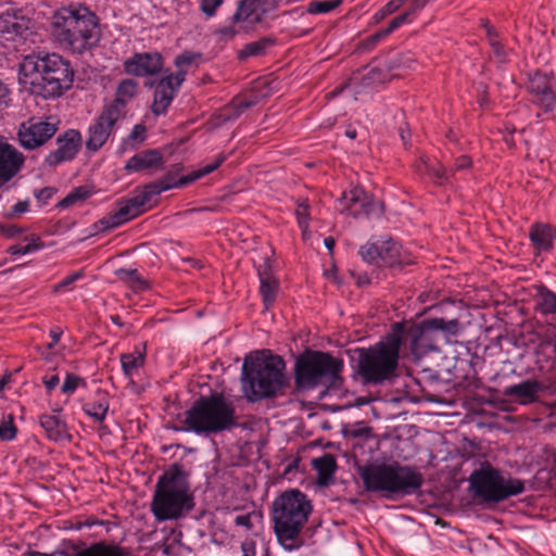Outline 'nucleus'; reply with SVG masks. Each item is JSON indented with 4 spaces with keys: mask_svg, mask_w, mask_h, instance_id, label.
Returning <instances> with one entry per match:
<instances>
[{
    "mask_svg": "<svg viewBox=\"0 0 556 556\" xmlns=\"http://www.w3.org/2000/svg\"><path fill=\"white\" fill-rule=\"evenodd\" d=\"M20 74L30 92L43 99H55L68 90L74 81L70 61L58 53H31L20 64Z\"/></svg>",
    "mask_w": 556,
    "mask_h": 556,
    "instance_id": "nucleus-1",
    "label": "nucleus"
},
{
    "mask_svg": "<svg viewBox=\"0 0 556 556\" xmlns=\"http://www.w3.org/2000/svg\"><path fill=\"white\" fill-rule=\"evenodd\" d=\"M313 511L308 496L298 489L281 492L271 503L270 519L277 542L289 552L305 543L304 530Z\"/></svg>",
    "mask_w": 556,
    "mask_h": 556,
    "instance_id": "nucleus-2",
    "label": "nucleus"
},
{
    "mask_svg": "<svg viewBox=\"0 0 556 556\" xmlns=\"http://www.w3.org/2000/svg\"><path fill=\"white\" fill-rule=\"evenodd\" d=\"M189 475L181 464H173L159 478L151 501V513L162 522L184 518L194 508Z\"/></svg>",
    "mask_w": 556,
    "mask_h": 556,
    "instance_id": "nucleus-3",
    "label": "nucleus"
},
{
    "mask_svg": "<svg viewBox=\"0 0 556 556\" xmlns=\"http://www.w3.org/2000/svg\"><path fill=\"white\" fill-rule=\"evenodd\" d=\"M359 477L367 492L387 500L416 494L425 481L418 468L397 462L366 465L359 469Z\"/></svg>",
    "mask_w": 556,
    "mask_h": 556,
    "instance_id": "nucleus-4",
    "label": "nucleus"
},
{
    "mask_svg": "<svg viewBox=\"0 0 556 556\" xmlns=\"http://www.w3.org/2000/svg\"><path fill=\"white\" fill-rule=\"evenodd\" d=\"M52 36L62 48L83 53L99 42L98 17L84 5L61 8L53 15Z\"/></svg>",
    "mask_w": 556,
    "mask_h": 556,
    "instance_id": "nucleus-5",
    "label": "nucleus"
},
{
    "mask_svg": "<svg viewBox=\"0 0 556 556\" xmlns=\"http://www.w3.org/2000/svg\"><path fill=\"white\" fill-rule=\"evenodd\" d=\"M182 422L179 430L206 437L239 427L235 403L217 392L194 401Z\"/></svg>",
    "mask_w": 556,
    "mask_h": 556,
    "instance_id": "nucleus-6",
    "label": "nucleus"
},
{
    "mask_svg": "<svg viewBox=\"0 0 556 556\" xmlns=\"http://www.w3.org/2000/svg\"><path fill=\"white\" fill-rule=\"evenodd\" d=\"M285 362L280 356L264 357L260 352L243 361L242 392L249 402L274 397L286 387Z\"/></svg>",
    "mask_w": 556,
    "mask_h": 556,
    "instance_id": "nucleus-7",
    "label": "nucleus"
},
{
    "mask_svg": "<svg viewBox=\"0 0 556 556\" xmlns=\"http://www.w3.org/2000/svg\"><path fill=\"white\" fill-rule=\"evenodd\" d=\"M403 324L395 323L392 333L368 349H361L357 372L367 384H382L396 376Z\"/></svg>",
    "mask_w": 556,
    "mask_h": 556,
    "instance_id": "nucleus-8",
    "label": "nucleus"
},
{
    "mask_svg": "<svg viewBox=\"0 0 556 556\" xmlns=\"http://www.w3.org/2000/svg\"><path fill=\"white\" fill-rule=\"evenodd\" d=\"M344 362L328 352L306 351L294 364V384L299 391L314 390L319 386L340 389L343 384Z\"/></svg>",
    "mask_w": 556,
    "mask_h": 556,
    "instance_id": "nucleus-9",
    "label": "nucleus"
},
{
    "mask_svg": "<svg viewBox=\"0 0 556 556\" xmlns=\"http://www.w3.org/2000/svg\"><path fill=\"white\" fill-rule=\"evenodd\" d=\"M470 488L484 502L498 503L525 491V482L517 478H505L491 465L475 470L469 478Z\"/></svg>",
    "mask_w": 556,
    "mask_h": 556,
    "instance_id": "nucleus-10",
    "label": "nucleus"
},
{
    "mask_svg": "<svg viewBox=\"0 0 556 556\" xmlns=\"http://www.w3.org/2000/svg\"><path fill=\"white\" fill-rule=\"evenodd\" d=\"M151 200L144 188H142L136 191L132 197L118 201L117 208L99 219L94 224V228L98 231L117 228L141 215Z\"/></svg>",
    "mask_w": 556,
    "mask_h": 556,
    "instance_id": "nucleus-11",
    "label": "nucleus"
},
{
    "mask_svg": "<svg viewBox=\"0 0 556 556\" xmlns=\"http://www.w3.org/2000/svg\"><path fill=\"white\" fill-rule=\"evenodd\" d=\"M401 331L402 343L409 350L415 359H421L430 353L440 351L439 338L428 319L413 324L409 327L403 325Z\"/></svg>",
    "mask_w": 556,
    "mask_h": 556,
    "instance_id": "nucleus-12",
    "label": "nucleus"
},
{
    "mask_svg": "<svg viewBox=\"0 0 556 556\" xmlns=\"http://www.w3.org/2000/svg\"><path fill=\"white\" fill-rule=\"evenodd\" d=\"M59 121L55 117H29L21 123L17 130L20 144L26 150H35L45 146L58 131Z\"/></svg>",
    "mask_w": 556,
    "mask_h": 556,
    "instance_id": "nucleus-13",
    "label": "nucleus"
},
{
    "mask_svg": "<svg viewBox=\"0 0 556 556\" xmlns=\"http://www.w3.org/2000/svg\"><path fill=\"white\" fill-rule=\"evenodd\" d=\"M527 91L532 103L543 113L556 112V76L554 73L535 71L529 75Z\"/></svg>",
    "mask_w": 556,
    "mask_h": 556,
    "instance_id": "nucleus-14",
    "label": "nucleus"
},
{
    "mask_svg": "<svg viewBox=\"0 0 556 556\" xmlns=\"http://www.w3.org/2000/svg\"><path fill=\"white\" fill-rule=\"evenodd\" d=\"M227 156L224 153L218 154L213 162L202 166L201 168L193 170L192 173L181 176L180 178L176 177V174L173 172H168L164 177L157 179L153 182L146 185L143 188L151 199L159 195L160 193L167 191L172 188H181L185 187L199 178H202L215 169H217L225 161Z\"/></svg>",
    "mask_w": 556,
    "mask_h": 556,
    "instance_id": "nucleus-15",
    "label": "nucleus"
},
{
    "mask_svg": "<svg viewBox=\"0 0 556 556\" xmlns=\"http://www.w3.org/2000/svg\"><path fill=\"white\" fill-rule=\"evenodd\" d=\"M121 116L103 105L100 114L88 128L86 149L91 152L99 151L114 134Z\"/></svg>",
    "mask_w": 556,
    "mask_h": 556,
    "instance_id": "nucleus-16",
    "label": "nucleus"
},
{
    "mask_svg": "<svg viewBox=\"0 0 556 556\" xmlns=\"http://www.w3.org/2000/svg\"><path fill=\"white\" fill-rule=\"evenodd\" d=\"M184 83V72L169 73L163 78L151 83L154 87L151 111L154 115H163L172 104Z\"/></svg>",
    "mask_w": 556,
    "mask_h": 556,
    "instance_id": "nucleus-17",
    "label": "nucleus"
},
{
    "mask_svg": "<svg viewBox=\"0 0 556 556\" xmlns=\"http://www.w3.org/2000/svg\"><path fill=\"white\" fill-rule=\"evenodd\" d=\"M56 149L50 151L45 163L55 167L64 162L75 159L81 147V135L76 129H67L56 138Z\"/></svg>",
    "mask_w": 556,
    "mask_h": 556,
    "instance_id": "nucleus-18",
    "label": "nucleus"
},
{
    "mask_svg": "<svg viewBox=\"0 0 556 556\" xmlns=\"http://www.w3.org/2000/svg\"><path fill=\"white\" fill-rule=\"evenodd\" d=\"M374 200L363 188L354 187L338 200L337 210L353 217L368 216L374 210Z\"/></svg>",
    "mask_w": 556,
    "mask_h": 556,
    "instance_id": "nucleus-19",
    "label": "nucleus"
},
{
    "mask_svg": "<svg viewBox=\"0 0 556 556\" xmlns=\"http://www.w3.org/2000/svg\"><path fill=\"white\" fill-rule=\"evenodd\" d=\"M126 74L136 77L152 76L162 71L163 56L160 52H137L123 63Z\"/></svg>",
    "mask_w": 556,
    "mask_h": 556,
    "instance_id": "nucleus-20",
    "label": "nucleus"
},
{
    "mask_svg": "<svg viewBox=\"0 0 556 556\" xmlns=\"http://www.w3.org/2000/svg\"><path fill=\"white\" fill-rule=\"evenodd\" d=\"M65 556H131L127 547L113 541H96L90 544H72Z\"/></svg>",
    "mask_w": 556,
    "mask_h": 556,
    "instance_id": "nucleus-21",
    "label": "nucleus"
},
{
    "mask_svg": "<svg viewBox=\"0 0 556 556\" xmlns=\"http://www.w3.org/2000/svg\"><path fill=\"white\" fill-rule=\"evenodd\" d=\"M138 91V81L131 78L123 79L117 85L114 99L104 106L113 111L122 118H125L128 113V104L137 97Z\"/></svg>",
    "mask_w": 556,
    "mask_h": 556,
    "instance_id": "nucleus-22",
    "label": "nucleus"
},
{
    "mask_svg": "<svg viewBox=\"0 0 556 556\" xmlns=\"http://www.w3.org/2000/svg\"><path fill=\"white\" fill-rule=\"evenodd\" d=\"M24 155L9 143L0 144V182L11 180L22 168Z\"/></svg>",
    "mask_w": 556,
    "mask_h": 556,
    "instance_id": "nucleus-23",
    "label": "nucleus"
},
{
    "mask_svg": "<svg viewBox=\"0 0 556 556\" xmlns=\"http://www.w3.org/2000/svg\"><path fill=\"white\" fill-rule=\"evenodd\" d=\"M380 266H404L413 264L410 254L402 245L392 240L379 241Z\"/></svg>",
    "mask_w": 556,
    "mask_h": 556,
    "instance_id": "nucleus-24",
    "label": "nucleus"
},
{
    "mask_svg": "<svg viewBox=\"0 0 556 556\" xmlns=\"http://www.w3.org/2000/svg\"><path fill=\"white\" fill-rule=\"evenodd\" d=\"M61 409L54 410V414H41L39 416V425L45 430L46 437L53 442L72 440V434L65 419L60 415Z\"/></svg>",
    "mask_w": 556,
    "mask_h": 556,
    "instance_id": "nucleus-25",
    "label": "nucleus"
},
{
    "mask_svg": "<svg viewBox=\"0 0 556 556\" xmlns=\"http://www.w3.org/2000/svg\"><path fill=\"white\" fill-rule=\"evenodd\" d=\"M30 20L23 14L21 9H7L0 14V31L10 35H23L28 30Z\"/></svg>",
    "mask_w": 556,
    "mask_h": 556,
    "instance_id": "nucleus-26",
    "label": "nucleus"
},
{
    "mask_svg": "<svg viewBox=\"0 0 556 556\" xmlns=\"http://www.w3.org/2000/svg\"><path fill=\"white\" fill-rule=\"evenodd\" d=\"M162 163L163 156L161 152L159 150L151 149L131 156L127 161L125 169L128 172H140L143 169L160 167Z\"/></svg>",
    "mask_w": 556,
    "mask_h": 556,
    "instance_id": "nucleus-27",
    "label": "nucleus"
},
{
    "mask_svg": "<svg viewBox=\"0 0 556 556\" xmlns=\"http://www.w3.org/2000/svg\"><path fill=\"white\" fill-rule=\"evenodd\" d=\"M147 346H136L131 353H123L119 357L121 366L124 376L132 382L134 377L139 372V369L144 366Z\"/></svg>",
    "mask_w": 556,
    "mask_h": 556,
    "instance_id": "nucleus-28",
    "label": "nucleus"
},
{
    "mask_svg": "<svg viewBox=\"0 0 556 556\" xmlns=\"http://www.w3.org/2000/svg\"><path fill=\"white\" fill-rule=\"evenodd\" d=\"M541 391V383L536 380H525L520 383L509 386L505 389L504 394L516 397L522 402L535 401L538 393Z\"/></svg>",
    "mask_w": 556,
    "mask_h": 556,
    "instance_id": "nucleus-29",
    "label": "nucleus"
},
{
    "mask_svg": "<svg viewBox=\"0 0 556 556\" xmlns=\"http://www.w3.org/2000/svg\"><path fill=\"white\" fill-rule=\"evenodd\" d=\"M430 323L432 329L434 330L437 337H443L446 343H451V338L456 337L460 330L462 326L457 318L445 319L441 317L435 318H427Z\"/></svg>",
    "mask_w": 556,
    "mask_h": 556,
    "instance_id": "nucleus-30",
    "label": "nucleus"
},
{
    "mask_svg": "<svg viewBox=\"0 0 556 556\" xmlns=\"http://www.w3.org/2000/svg\"><path fill=\"white\" fill-rule=\"evenodd\" d=\"M535 288V311L541 315H556V292L545 285H539Z\"/></svg>",
    "mask_w": 556,
    "mask_h": 556,
    "instance_id": "nucleus-31",
    "label": "nucleus"
},
{
    "mask_svg": "<svg viewBox=\"0 0 556 556\" xmlns=\"http://www.w3.org/2000/svg\"><path fill=\"white\" fill-rule=\"evenodd\" d=\"M529 237L539 251L552 249L553 229L548 225L536 224L530 229Z\"/></svg>",
    "mask_w": 556,
    "mask_h": 556,
    "instance_id": "nucleus-32",
    "label": "nucleus"
},
{
    "mask_svg": "<svg viewBox=\"0 0 556 556\" xmlns=\"http://www.w3.org/2000/svg\"><path fill=\"white\" fill-rule=\"evenodd\" d=\"M275 43L276 38L274 37H263L260 40L249 42L238 52V59L243 61L250 56L264 55Z\"/></svg>",
    "mask_w": 556,
    "mask_h": 556,
    "instance_id": "nucleus-33",
    "label": "nucleus"
},
{
    "mask_svg": "<svg viewBox=\"0 0 556 556\" xmlns=\"http://www.w3.org/2000/svg\"><path fill=\"white\" fill-rule=\"evenodd\" d=\"M109 410V400L105 393H98V399L83 405V412L96 421L102 422Z\"/></svg>",
    "mask_w": 556,
    "mask_h": 556,
    "instance_id": "nucleus-34",
    "label": "nucleus"
},
{
    "mask_svg": "<svg viewBox=\"0 0 556 556\" xmlns=\"http://www.w3.org/2000/svg\"><path fill=\"white\" fill-rule=\"evenodd\" d=\"M313 466L318 473L319 484H327L337 469V463L332 455L325 454L313 460Z\"/></svg>",
    "mask_w": 556,
    "mask_h": 556,
    "instance_id": "nucleus-35",
    "label": "nucleus"
},
{
    "mask_svg": "<svg viewBox=\"0 0 556 556\" xmlns=\"http://www.w3.org/2000/svg\"><path fill=\"white\" fill-rule=\"evenodd\" d=\"M115 276L135 290H144L149 287L136 268H119Z\"/></svg>",
    "mask_w": 556,
    "mask_h": 556,
    "instance_id": "nucleus-36",
    "label": "nucleus"
},
{
    "mask_svg": "<svg viewBox=\"0 0 556 556\" xmlns=\"http://www.w3.org/2000/svg\"><path fill=\"white\" fill-rule=\"evenodd\" d=\"M260 283V294L265 308L268 309L276 300L279 290V280L275 277H270L269 279H261Z\"/></svg>",
    "mask_w": 556,
    "mask_h": 556,
    "instance_id": "nucleus-37",
    "label": "nucleus"
},
{
    "mask_svg": "<svg viewBox=\"0 0 556 556\" xmlns=\"http://www.w3.org/2000/svg\"><path fill=\"white\" fill-rule=\"evenodd\" d=\"M260 2L261 0H239L236 12L230 18L231 23L241 24L249 21V18L255 13Z\"/></svg>",
    "mask_w": 556,
    "mask_h": 556,
    "instance_id": "nucleus-38",
    "label": "nucleus"
},
{
    "mask_svg": "<svg viewBox=\"0 0 556 556\" xmlns=\"http://www.w3.org/2000/svg\"><path fill=\"white\" fill-rule=\"evenodd\" d=\"M27 243L25 245L15 244L8 249V253L11 255H24L35 251H38L45 247L42 240L37 235H30L24 238Z\"/></svg>",
    "mask_w": 556,
    "mask_h": 556,
    "instance_id": "nucleus-39",
    "label": "nucleus"
},
{
    "mask_svg": "<svg viewBox=\"0 0 556 556\" xmlns=\"http://www.w3.org/2000/svg\"><path fill=\"white\" fill-rule=\"evenodd\" d=\"M92 193V190L88 186L76 187L58 203L56 207L62 210L67 208L78 201L88 199Z\"/></svg>",
    "mask_w": 556,
    "mask_h": 556,
    "instance_id": "nucleus-40",
    "label": "nucleus"
},
{
    "mask_svg": "<svg viewBox=\"0 0 556 556\" xmlns=\"http://www.w3.org/2000/svg\"><path fill=\"white\" fill-rule=\"evenodd\" d=\"M147 128L143 124H136L130 134L123 140L121 151L136 149L146 140Z\"/></svg>",
    "mask_w": 556,
    "mask_h": 556,
    "instance_id": "nucleus-41",
    "label": "nucleus"
},
{
    "mask_svg": "<svg viewBox=\"0 0 556 556\" xmlns=\"http://www.w3.org/2000/svg\"><path fill=\"white\" fill-rule=\"evenodd\" d=\"M358 254L364 262L380 266L379 241L365 243L359 248Z\"/></svg>",
    "mask_w": 556,
    "mask_h": 556,
    "instance_id": "nucleus-42",
    "label": "nucleus"
},
{
    "mask_svg": "<svg viewBox=\"0 0 556 556\" xmlns=\"http://www.w3.org/2000/svg\"><path fill=\"white\" fill-rule=\"evenodd\" d=\"M342 3V0H314L307 4L306 12L309 14H323L331 12Z\"/></svg>",
    "mask_w": 556,
    "mask_h": 556,
    "instance_id": "nucleus-43",
    "label": "nucleus"
},
{
    "mask_svg": "<svg viewBox=\"0 0 556 556\" xmlns=\"http://www.w3.org/2000/svg\"><path fill=\"white\" fill-rule=\"evenodd\" d=\"M16 426L14 424V416L12 414H8L3 416L0 421V439L2 441H12L16 437Z\"/></svg>",
    "mask_w": 556,
    "mask_h": 556,
    "instance_id": "nucleus-44",
    "label": "nucleus"
},
{
    "mask_svg": "<svg viewBox=\"0 0 556 556\" xmlns=\"http://www.w3.org/2000/svg\"><path fill=\"white\" fill-rule=\"evenodd\" d=\"M201 58V53H195L191 51H185L178 55H176L174 60L175 66L178 68L176 73L184 72V80L186 79L187 67L193 64L198 59Z\"/></svg>",
    "mask_w": 556,
    "mask_h": 556,
    "instance_id": "nucleus-45",
    "label": "nucleus"
},
{
    "mask_svg": "<svg viewBox=\"0 0 556 556\" xmlns=\"http://www.w3.org/2000/svg\"><path fill=\"white\" fill-rule=\"evenodd\" d=\"M425 172L435 179V181L440 185L446 182L450 178L451 172L450 169L445 168L444 166L437 164H428L427 161H424Z\"/></svg>",
    "mask_w": 556,
    "mask_h": 556,
    "instance_id": "nucleus-46",
    "label": "nucleus"
},
{
    "mask_svg": "<svg viewBox=\"0 0 556 556\" xmlns=\"http://www.w3.org/2000/svg\"><path fill=\"white\" fill-rule=\"evenodd\" d=\"M80 383H85L83 378L74 374H67L61 390L65 394H73Z\"/></svg>",
    "mask_w": 556,
    "mask_h": 556,
    "instance_id": "nucleus-47",
    "label": "nucleus"
},
{
    "mask_svg": "<svg viewBox=\"0 0 556 556\" xmlns=\"http://www.w3.org/2000/svg\"><path fill=\"white\" fill-rule=\"evenodd\" d=\"M384 80L383 72L379 68H370L367 74L363 77L364 86H371L376 84H382Z\"/></svg>",
    "mask_w": 556,
    "mask_h": 556,
    "instance_id": "nucleus-48",
    "label": "nucleus"
},
{
    "mask_svg": "<svg viewBox=\"0 0 556 556\" xmlns=\"http://www.w3.org/2000/svg\"><path fill=\"white\" fill-rule=\"evenodd\" d=\"M295 214L299 226L302 229H306L308 227V204L306 203V201H302L298 204Z\"/></svg>",
    "mask_w": 556,
    "mask_h": 556,
    "instance_id": "nucleus-49",
    "label": "nucleus"
},
{
    "mask_svg": "<svg viewBox=\"0 0 556 556\" xmlns=\"http://www.w3.org/2000/svg\"><path fill=\"white\" fill-rule=\"evenodd\" d=\"M255 104L254 99H243V98H235L229 104H228V111L230 110H238L239 113L245 112L248 109L253 106Z\"/></svg>",
    "mask_w": 556,
    "mask_h": 556,
    "instance_id": "nucleus-50",
    "label": "nucleus"
},
{
    "mask_svg": "<svg viewBox=\"0 0 556 556\" xmlns=\"http://www.w3.org/2000/svg\"><path fill=\"white\" fill-rule=\"evenodd\" d=\"M472 161L471 157L468 155H460L458 156L454 165L450 168L451 175H454L456 172H462L471 168Z\"/></svg>",
    "mask_w": 556,
    "mask_h": 556,
    "instance_id": "nucleus-51",
    "label": "nucleus"
},
{
    "mask_svg": "<svg viewBox=\"0 0 556 556\" xmlns=\"http://www.w3.org/2000/svg\"><path fill=\"white\" fill-rule=\"evenodd\" d=\"M224 0H201V11L208 17L216 14Z\"/></svg>",
    "mask_w": 556,
    "mask_h": 556,
    "instance_id": "nucleus-52",
    "label": "nucleus"
},
{
    "mask_svg": "<svg viewBox=\"0 0 556 556\" xmlns=\"http://www.w3.org/2000/svg\"><path fill=\"white\" fill-rule=\"evenodd\" d=\"M237 24H233L232 25H228V26H224L222 28H219L217 30V35L220 37V39L223 40H231L232 38H235L242 29V26H239L237 27L236 26Z\"/></svg>",
    "mask_w": 556,
    "mask_h": 556,
    "instance_id": "nucleus-53",
    "label": "nucleus"
},
{
    "mask_svg": "<svg viewBox=\"0 0 556 556\" xmlns=\"http://www.w3.org/2000/svg\"><path fill=\"white\" fill-rule=\"evenodd\" d=\"M257 275L260 280L269 279L270 277H274L273 262L268 256L264 257L263 263L257 266Z\"/></svg>",
    "mask_w": 556,
    "mask_h": 556,
    "instance_id": "nucleus-54",
    "label": "nucleus"
},
{
    "mask_svg": "<svg viewBox=\"0 0 556 556\" xmlns=\"http://www.w3.org/2000/svg\"><path fill=\"white\" fill-rule=\"evenodd\" d=\"M23 231L24 228H21L16 225L0 223V235L5 238H14Z\"/></svg>",
    "mask_w": 556,
    "mask_h": 556,
    "instance_id": "nucleus-55",
    "label": "nucleus"
},
{
    "mask_svg": "<svg viewBox=\"0 0 556 556\" xmlns=\"http://www.w3.org/2000/svg\"><path fill=\"white\" fill-rule=\"evenodd\" d=\"M253 517H257V514L255 511L248 513L244 515H238L235 518V525L244 527L247 530H252L253 529V522H252Z\"/></svg>",
    "mask_w": 556,
    "mask_h": 556,
    "instance_id": "nucleus-56",
    "label": "nucleus"
},
{
    "mask_svg": "<svg viewBox=\"0 0 556 556\" xmlns=\"http://www.w3.org/2000/svg\"><path fill=\"white\" fill-rule=\"evenodd\" d=\"M81 277H83V271H80V270L66 276L58 285L54 286V291H61V290L67 288L68 286H71L72 283H74L75 281L80 279Z\"/></svg>",
    "mask_w": 556,
    "mask_h": 556,
    "instance_id": "nucleus-57",
    "label": "nucleus"
},
{
    "mask_svg": "<svg viewBox=\"0 0 556 556\" xmlns=\"http://www.w3.org/2000/svg\"><path fill=\"white\" fill-rule=\"evenodd\" d=\"M55 188L53 187H45L41 189H37L34 191V195L39 202H42L43 204H47L48 201L53 197L55 193Z\"/></svg>",
    "mask_w": 556,
    "mask_h": 556,
    "instance_id": "nucleus-58",
    "label": "nucleus"
},
{
    "mask_svg": "<svg viewBox=\"0 0 556 556\" xmlns=\"http://www.w3.org/2000/svg\"><path fill=\"white\" fill-rule=\"evenodd\" d=\"M10 101V90L7 85L0 80V112L9 106Z\"/></svg>",
    "mask_w": 556,
    "mask_h": 556,
    "instance_id": "nucleus-59",
    "label": "nucleus"
},
{
    "mask_svg": "<svg viewBox=\"0 0 556 556\" xmlns=\"http://www.w3.org/2000/svg\"><path fill=\"white\" fill-rule=\"evenodd\" d=\"M242 556H255L256 543L252 539H247L241 543Z\"/></svg>",
    "mask_w": 556,
    "mask_h": 556,
    "instance_id": "nucleus-60",
    "label": "nucleus"
},
{
    "mask_svg": "<svg viewBox=\"0 0 556 556\" xmlns=\"http://www.w3.org/2000/svg\"><path fill=\"white\" fill-rule=\"evenodd\" d=\"M29 208V202L28 201H20L17 202L11 210L10 213H8L9 217H13L18 214L26 213Z\"/></svg>",
    "mask_w": 556,
    "mask_h": 556,
    "instance_id": "nucleus-61",
    "label": "nucleus"
},
{
    "mask_svg": "<svg viewBox=\"0 0 556 556\" xmlns=\"http://www.w3.org/2000/svg\"><path fill=\"white\" fill-rule=\"evenodd\" d=\"M60 382L58 375L45 376L42 383L45 384L48 392H51Z\"/></svg>",
    "mask_w": 556,
    "mask_h": 556,
    "instance_id": "nucleus-62",
    "label": "nucleus"
},
{
    "mask_svg": "<svg viewBox=\"0 0 556 556\" xmlns=\"http://www.w3.org/2000/svg\"><path fill=\"white\" fill-rule=\"evenodd\" d=\"M241 114L242 113H239L238 110H230V111H228V105H226L223 109L222 118H223L224 122H229V121L237 119Z\"/></svg>",
    "mask_w": 556,
    "mask_h": 556,
    "instance_id": "nucleus-63",
    "label": "nucleus"
},
{
    "mask_svg": "<svg viewBox=\"0 0 556 556\" xmlns=\"http://www.w3.org/2000/svg\"><path fill=\"white\" fill-rule=\"evenodd\" d=\"M407 0H390L387 4L383 5L386 8L387 13L392 14L396 12Z\"/></svg>",
    "mask_w": 556,
    "mask_h": 556,
    "instance_id": "nucleus-64",
    "label": "nucleus"
}]
</instances>
